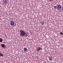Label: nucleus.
<instances>
[{
  "instance_id": "f257e3e1",
  "label": "nucleus",
  "mask_w": 63,
  "mask_h": 63,
  "mask_svg": "<svg viewBox=\"0 0 63 63\" xmlns=\"http://www.w3.org/2000/svg\"><path fill=\"white\" fill-rule=\"evenodd\" d=\"M19 32H20V35L21 36L24 37L25 36H27V34L25 32V31H24L22 30H20Z\"/></svg>"
},
{
  "instance_id": "f03ea898",
  "label": "nucleus",
  "mask_w": 63,
  "mask_h": 63,
  "mask_svg": "<svg viewBox=\"0 0 63 63\" xmlns=\"http://www.w3.org/2000/svg\"><path fill=\"white\" fill-rule=\"evenodd\" d=\"M15 20L13 19L10 22V25L11 26H14L15 24V22H14Z\"/></svg>"
},
{
  "instance_id": "7ed1b4c3",
  "label": "nucleus",
  "mask_w": 63,
  "mask_h": 63,
  "mask_svg": "<svg viewBox=\"0 0 63 63\" xmlns=\"http://www.w3.org/2000/svg\"><path fill=\"white\" fill-rule=\"evenodd\" d=\"M57 7L59 9H60L61 8V5L60 4H58V6H57Z\"/></svg>"
},
{
  "instance_id": "20e7f679",
  "label": "nucleus",
  "mask_w": 63,
  "mask_h": 63,
  "mask_svg": "<svg viewBox=\"0 0 63 63\" xmlns=\"http://www.w3.org/2000/svg\"><path fill=\"white\" fill-rule=\"evenodd\" d=\"M48 59L49 60H52V58L51 57H49Z\"/></svg>"
},
{
  "instance_id": "39448f33",
  "label": "nucleus",
  "mask_w": 63,
  "mask_h": 63,
  "mask_svg": "<svg viewBox=\"0 0 63 63\" xmlns=\"http://www.w3.org/2000/svg\"><path fill=\"white\" fill-rule=\"evenodd\" d=\"M23 50L24 51H25V52L27 51V48H24Z\"/></svg>"
},
{
  "instance_id": "423d86ee",
  "label": "nucleus",
  "mask_w": 63,
  "mask_h": 63,
  "mask_svg": "<svg viewBox=\"0 0 63 63\" xmlns=\"http://www.w3.org/2000/svg\"><path fill=\"white\" fill-rule=\"evenodd\" d=\"M0 56H4V55L3 54H2V53L1 52H0Z\"/></svg>"
},
{
  "instance_id": "0eeeda50",
  "label": "nucleus",
  "mask_w": 63,
  "mask_h": 63,
  "mask_svg": "<svg viewBox=\"0 0 63 63\" xmlns=\"http://www.w3.org/2000/svg\"><path fill=\"white\" fill-rule=\"evenodd\" d=\"M3 2L5 4H6L7 3V0H5L4 1H3Z\"/></svg>"
},
{
  "instance_id": "6e6552de",
  "label": "nucleus",
  "mask_w": 63,
  "mask_h": 63,
  "mask_svg": "<svg viewBox=\"0 0 63 63\" xmlns=\"http://www.w3.org/2000/svg\"><path fill=\"white\" fill-rule=\"evenodd\" d=\"M3 41V39H1V38H0V42L2 43Z\"/></svg>"
},
{
  "instance_id": "1a4fd4ad",
  "label": "nucleus",
  "mask_w": 63,
  "mask_h": 63,
  "mask_svg": "<svg viewBox=\"0 0 63 63\" xmlns=\"http://www.w3.org/2000/svg\"><path fill=\"white\" fill-rule=\"evenodd\" d=\"M40 47H39V48L38 49V50H43V48H40Z\"/></svg>"
},
{
  "instance_id": "9d476101",
  "label": "nucleus",
  "mask_w": 63,
  "mask_h": 63,
  "mask_svg": "<svg viewBox=\"0 0 63 63\" xmlns=\"http://www.w3.org/2000/svg\"><path fill=\"white\" fill-rule=\"evenodd\" d=\"M1 47H5V44H2L1 45Z\"/></svg>"
},
{
  "instance_id": "9b49d317",
  "label": "nucleus",
  "mask_w": 63,
  "mask_h": 63,
  "mask_svg": "<svg viewBox=\"0 0 63 63\" xmlns=\"http://www.w3.org/2000/svg\"><path fill=\"white\" fill-rule=\"evenodd\" d=\"M60 34L61 35H63V33L62 32H60Z\"/></svg>"
},
{
  "instance_id": "f8f14e48",
  "label": "nucleus",
  "mask_w": 63,
  "mask_h": 63,
  "mask_svg": "<svg viewBox=\"0 0 63 63\" xmlns=\"http://www.w3.org/2000/svg\"><path fill=\"white\" fill-rule=\"evenodd\" d=\"M54 9H56L57 8H56V6H54Z\"/></svg>"
},
{
  "instance_id": "ddd939ff",
  "label": "nucleus",
  "mask_w": 63,
  "mask_h": 63,
  "mask_svg": "<svg viewBox=\"0 0 63 63\" xmlns=\"http://www.w3.org/2000/svg\"><path fill=\"white\" fill-rule=\"evenodd\" d=\"M62 10L63 11V6H62Z\"/></svg>"
},
{
  "instance_id": "4468645a",
  "label": "nucleus",
  "mask_w": 63,
  "mask_h": 63,
  "mask_svg": "<svg viewBox=\"0 0 63 63\" xmlns=\"http://www.w3.org/2000/svg\"><path fill=\"white\" fill-rule=\"evenodd\" d=\"M42 25H44V23H42Z\"/></svg>"
},
{
  "instance_id": "2eb2a0df",
  "label": "nucleus",
  "mask_w": 63,
  "mask_h": 63,
  "mask_svg": "<svg viewBox=\"0 0 63 63\" xmlns=\"http://www.w3.org/2000/svg\"><path fill=\"white\" fill-rule=\"evenodd\" d=\"M50 1H51L52 0H49Z\"/></svg>"
}]
</instances>
